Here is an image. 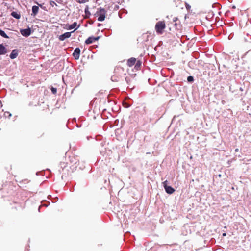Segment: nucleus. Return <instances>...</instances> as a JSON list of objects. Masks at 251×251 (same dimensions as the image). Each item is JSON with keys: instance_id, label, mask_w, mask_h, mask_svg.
Listing matches in <instances>:
<instances>
[{"instance_id": "11", "label": "nucleus", "mask_w": 251, "mask_h": 251, "mask_svg": "<svg viewBox=\"0 0 251 251\" xmlns=\"http://www.w3.org/2000/svg\"><path fill=\"white\" fill-rule=\"evenodd\" d=\"M136 59L135 58H131L127 61V65L129 67L132 66L136 62Z\"/></svg>"}, {"instance_id": "12", "label": "nucleus", "mask_w": 251, "mask_h": 251, "mask_svg": "<svg viewBox=\"0 0 251 251\" xmlns=\"http://www.w3.org/2000/svg\"><path fill=\"white\" fill-rule=\"evenodd\" d=\"M39 9V8L38 6H33L32 8V15L35 16L38 13Z\"/></svg>"}, {"instance_id": "8", "label": "nucleus", "mask_w": 251, "mask_h": 251, "mask_svg": "<svg viewBox=\"0 0 251 251\" xmlns=\"http://www.w3.org/2000/svg\"><path fill=\"white\" fill-rule=\"evenodd\" d=\"M99 37H90L85 41V43L86 44H90L93 43L94 41L98 40L99 39Z\"/></svg>"}, {"instance_id": "17", "label": "nucleus", "mask_w": 251, "mask_h": 251, "mask_svg": "<svg viewBox=\"0 0 251 251\" xmlns=\"http://www.w3.org/2000/svg\"><path fill=\"white\" fill-rule=\"evenodd\" d=\"M51 92L53 93V94H55L56 93V91H57V90L56 88H54V87H51Z\"/></svg>"}, {"instance_id": "14", "label": "nucleus", "mask_w": 251, "mask_h": 251, "mask_svg": "<svg viewBox=\"0 0 251 251\" xmlns=\"http://www.w3.org/2000/svg\"><path fill=\"white\" fill-rule=\"evenodd\" d=\"M12 16H13L14 18H15L16 19H19L20 18V15L18 14L17 13H16L15 12H13L12 13Z\"/></svg>"}, {"instance_id": "1", "label": "nucleus", "mask_w": 251, "mask_h": 251, "mask_svg": "<svg viewBox=\"0 0 251 251\" xmlns=\"http://www.w3.org/2000/svg\"><path fill=\"white\" fill-rule=\"evenodd\" d=\"M106 11L104 8L100 7L98 9L96 14L99 16L98 20L99 21H103L105 18Z\"/></svg>"}, {"instance_id": "19", "label": "nucleus", "mask_w": 251, "mask_h": 251, "mask_svg": "<svg viewBox=\"0 0 251 251\" xmlns=\"http://www.w3.org/2000/svg\"><path fill=\"white\" fill-rule=\"evenodd\" d=\"M190 6H189V5L186 6V8H187V9H188V8H190Z\"/></svg>"}, {"instance_id": "15", "label": "nucleus", "mask_w": 251, "mask_h": 251, "mask_svg": "<svg viewBox=\"0 0 251 251\" xmlns=\"http://www.w3.org/2000/svg\"><path fill=\"white\" fill-rule=\"evenodd\" d=\"M187 80L188 82H193L194 80L193 77L192 76H189L187 78Z\"/></svg>"}, {"instance_id": "2", "label": "nucleus", "mask_w": 251, "mask_h": 251, "mask_svg": "<svg viewBox=\"0 0 251 251\" xmlns=\"http://www.w3.org/2000/svg\"><path fill=\"white\" fill-rule=\"evenodd\" d=\"M165 27V24L164 22H158L156 24L155 29L158 33L161 34Z\"/></svg>"}, {"instance_id": "20", "label": "nucleus", "mask_w": 251, "mask_h": 251, "mask_svg": "<svg viewBox=\"0 0 251 251\" xmlns=\"http://www.w3.org/2000/svg\"><path fill=\"white\" fill-rule=\"evenodd\" d=\"M238 151H239L238 149H235V151H236V152H238Z\"/></svg>"}, {"instance_id": "3", "label": "nucleus", "mask_w": 251, "mask_h": 251, "mask_svg": "<svg viewBox=\"0 0 251 251\" xmlns=\"http://www.w3.org/2000/svg\"><path fill=\"white\" fill-rule=\"evenodd\" d=\"M167 184L168 182L167 180L163 182V185L164 187L165 191L168 194H171L175 192V189L173 188L171 186H168Z\"/></svg>"}, {"instance_id": "7", "label": "nucleus", "mask_w": 251, "mask_h": 251, "mask_svg": "<svg viewBox=\"0 0 251 251\" xmlns=\"http://www.w3.org/2000/svg\"><path fill=\"white\" fill-rule=\"evenodd\" d=\"M80 53V50L78 48H75V50L73 55L75 59H78L79 58Z\"/></svg>"}, {"instance_id": "5", "label": "nucleus", "mask_w": 251, "mask_h": 251, "mask_svg": "<svg viewBox=\"0 0 251 251\" xmlns=\"http://www.w3.org/2000/svg\"><path fill=\"white\" fill-rule=\"evenodd\" d=\"M74 32V31H73L70 32H66V33L60 35L58 37V39L60 41H63L66 38H70L71 35V33Z\"/></svg>"}, {"instance_id": "16", "label": "nucleus", "mask_w": 251, "mask_h": 251, "mask_svg": "<svg viewBox=\"0 0 251 251\" xmlns=\"http://www.w3.org/2000/svg\"><path fill=\"white\" fill-rule=\"evenodd\" d=\"M77 1L80 3H84L88 1V0H78Z\"/></svg>"}, {"instance_id": "6", "label": "nucleus", "mask_w": 251, "mask_h": 251, "mask_svg": "<svg viewBox=\"0 0 251 251\" xmlns=\"http://www.w3.org/2000/svg\"><path fill=\"white\" fill-rule=\"evenodd\" d=\"M77 26V23L76 22H74L73 24H72V25H65V27H64V28H65L66 29H67V30H71V29H73L74 28H75V30H74V31L77 29L79 27V25L78 26V27L77 28H76Z\"/></svg>"}, {"instance_id": "4", "label": "nucleus", "mask_w": 251, "mask_h": 251, "mask_svg": "<svg viewBox=\"0 0 251 251\" xmlns=\"http://www.w3.org/2000/svg\"><path fill=\"white\" fill-rule=\"evenodd\" d=\"M20 33L23 36L28 37L31 34V31L30 28H28L26 29H21Z\"/></svg>"}, {"instance_id": "23", "label": "nucleus", "mask_w": 251, "mask_h": 251, "mask_svg": "<svg viewBox=\"0 0 251 251\" xmlns=\"http://www.w3.org/2000/svg\"><path fill=\"white\" fill-rule=\"evenodd\" d=\"M223 235V236H225L226 235V233H224Z\"/></svg>"}, {"instance_id": "22", "label": "nucleus", "mask_w": 251, "mask_h": 251, "mask_svg": "<svg viewBox=\"0 0 251 251\" xmlns=\"http://www.w3.org/2000/svg\"><path fill=\"white\" fill-rule=\"evenodd\" d=\"M100 25H101V24H98V26H100Z\"/></svg>"}, {"instance_id": "21", "label": "nucleus", "mask_w": 251, "mask_h": 251, "mask_svg": "<svg viewBox=\"0 0 251 251\" xmlns=\"http://www.w3.org/2000/svg\"><path fill=\"white\" fill-rule=\"evenodd\" d=\"M235 8H236V7H235V6H232V8L235 9Z\"/></svg>"}, {"instance_id": "13", "label": "nucleus", "mask_w": 251, "mask_h": 251, "mask_svg": "<svg viewBox=\"0 0 251 251\" xmlns=\"http://www.w3.org/2000/svg\"><path fill=\"white\" fill-rule=\"evenodd\" d=\"M0 35L5 38H8L9 37L6 35V34L2 30L0 29Z\"/></svg>"}, {"instance_id": "9", "label": "nucleus", "mask_w": 251, "mask_h": 251, "mask_svg": "<svg viewBox=\"0 0 251 251\" xmlns=\"http://www.w3.org/2000/svg\"><path fill=\"white\" fill-rule=\"evenodd\" d=\"M7 52V49L3 45V44H0V55H4Z\"/></svg>"}, {"instance_id": "18", "label": "nucleus", "mask_w": 251, "mask_h": 251, "mask_svg": "<svg viewBox=\"0 0 251 251\" xmlns=\"http://www.w3.org/2000/svg\"><path fill=\"white\" fill-rule=\"evenodd\" d=\"M141 62H140V61H138V62H137V63H136V66H140V65H141Z\"/></svg>"}, {"instance_id": "10", "label": "nucleus", "mask_w": 251, "mask_h": 251, "mask_svg": "<svg viewBox=\"0 0 251 251\" xmlns=\"http://www.w3.org/2000/svg\"><path fill=\"white\" fill-rule=\"evenodd\" d=\"M18 54V51L16 50H13L10 55V57L12 59H15L17 57Z\"/></svg>"}, {"instance_id": "24", "label": "nucleus", "mask_w": 251, "mask_h": 251, "mask_svg": "<svg viewBox=\"0 0 251 251\" xmlns=\"http://www.w3.org/2000/svg\"><path fill=\"white\" fill-rule=\"evenodd\" d=\"M177 20V18H176V19L174 20V21H176Z\"/></svg>"}]
</instances>
